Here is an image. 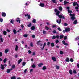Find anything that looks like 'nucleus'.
Instances as JSON below:
<instances>
[{
  "mask_svg": "<svg viewBox=\"0 0 79 79\" xmlns=\"http://www.w3.org/2000/svg\"><path fill=\"white\" fill-rule=\"evenodd\" d=\"M73 73L74 74H76V71L75 70H73Z\"/></svg>",
  "mask_w": 79,
  "mask_h": 79,
  "instance_id": "obj_59",
  "label": "nucleus"
},
{
  "mask_svg": "<svg viewBox=\"0 0 79 79\" xmlns=\"http://www.w3.org/2000/svg\"><path fill=\"white\" fill-rule=\"evenodd\" d=\"M17 22H19V23H21V21H20V20H16Z\"/></svg>",
  "mask_w": 79,
  "mask_h": 79,
  "instance_id": "obj_53",
  "label": "nucleus"
},
{
  "mask_svg": "<svg viewBox=\"0 0 79 79\" xmlns=\"http://www.w3.org/2000/svg\"><path fill=\"white\" fill-rule=\"evenodd\" d=\"M32 26V24L31 23H30L28 25H27L28 27H31Z\"/></svg>",
  "mask_w": 79,
  "mask_h": 79,
  "instance_id": "obj_43",
  "label": "nucleus"
},
{
  "mask_svg": "<svg viewBox=\"0 0 79 79\" xmlns=\"http://www.w3.org/2000/svg\"><path fill=\"white\" fill-rule=\"evenodd\" d=\"M32 71H33V69H30V72L31 73L32 72Z\"/></svg>",
  "mask_w": 79,
  "mask_h": 79,
  "instance_id": "obj_61",
  "label": "nucleus"
},
{
  "mask_svg": "<svg viewBox=\"0 0 79 79\" xmlns=\"http://www.w3.org/2000/svg\"><path fill=\"white\" fill-rule=\"evenodd\" d=\"M23 66H25L26 65V62H24L22 63Z\"/></svg>",
  "mask_w": 79,
  "mask_h": 79,
  "instance_id": "obj_38",
  "label": "nucleus"
},
{
  "mask_svg": "<svg viewBox=\"0 0 79 79\" xmlns=\"http://www.w3.org/2000/svg\"><path fill=\"white\" fill-rule=\"evenodd\" d=\"M68 13H70V14L72 13V11L71 10H69L68 11Z\"/></svg>",
  "mask_w": 79,
  "mask_h": 79,
  "instance_id": "obj_33",
  "label": "nucleus"
},
{
  "mask_svg": "<svg viewBox=\"0 0 79 79\" xmlns=\"http://www.w3.org/2000/svg\"><path fill=\"white\" fill-rule=\"evenodd\" d=\"M8 49H6L5 50V53H8Z\"/></svg>",
  "mask_w": 79,
  "mask_h": 79,
  "instance_id": "obj_26",
  "label": "nucleus"
},
{
  "mask_svg": "<svg viewBox=\"0 0 79 79\" xmlns=\"http://www.w3.org/2000/svg\"><path fill=\"white\" fill-rule=\"evenodd\" d=\"M28 52V53H29V54H31V53H32V51H31L30 50H29Z\"/></svg>",
  "mask_w": 79,
  "mask_h": 79,
  "instance_id": "obj_45",
  "label": "nucleus"
},
{
  "mask_svg": "<svg viewBox=\"0 0 79 79\" xmlns=\"http://www.w3.org/2000/svg\"><path fill=\"white\" fill-rule=\"evenodd\" d=\"M27 69H26L24 71V72L25 73H26V71H27Z\"/></svg>",
  "mask_w": 79,
  "mask_h": 79,
  "instance_id": "obj_56",
  "label": "nucleus"
},
{
  "mask_svg": "<svg viewBox=\"0 0 79 79\" xmlns=\"http://www.w3.org/2000/svg\"><path fill=\"white\" fill-rule=\"evenodd\" d=\"M68 26V24L66 23H65L64 25V26Z\"/></svg>",
  "mask_w": 79,
  "mask_h": 79,
  "instance_id": "obj_49",
  "label": "nucleus"
},
{
  "mask_svg": "<svg viewBox=\"0 0 79 79\" xmlns=\"http://www.w3.org/2000/svg\"><path fill=\"white\" fill-rule=\"evenodd\" d=\"M0 42H3V38H0Z\"/></svg>",
  "mask_w": 79,
  "mask_h": 79,
  "instance_id": "obj_29",
  "label": "nucleus"
},
{
  "mask_svg": "<svg viewBox=\"0 0 79 79\" xmlns=\"http://www.w3.org/2000/svg\"><path fill=\"white\" fill-rule=\"evenodd\" d=\"M77 66L78 68H79V63H77Z\"/></svg>",
  "mask_w": 79,
  "mask_h": 79,
  "instance_id": "obj_58",
  "label": "nucleus"
},
{
  "mask_svg": "<svg viewBox=\"0 0 79 79\" xmlns=\"http://www.w3.org/2000/svg\"><path fill=\"white\" fill-rule=\"evenodd\" d=\"M11 79H16V77L14 76L11 77Z\"/></svg>",
  "mask_w": 79,
  "mask_h": 79,
  "instance_id": "obj_30",
  "label": "nucleus"
},
{
  "mask_svg": "<svg viewBox=\"0 0 79 79\" xmlns=\"http://www.w3.org/2000/svg\"><path fill=\"white\" fill-rule=\"evenodd\" d=\"M62 43L63 44V45H66V46L68 45V43H66V42H65V41L64 40H63L62 41Z\"/></svg>",
  "mask_w": 79,
  "mask_h": 79,
  "instance_id": "obj_3",
  "label": "nucleus"
},
{
  "mask_svg": "<svg viewBox=\"0 0 79 79\" xmlns=\"http://www.w3.org/2000/svg\"><path fill=\"white\" fill-rule=\"evenodd\" d=\"M58 29L59 31H61V29L60 28H58Z\"/></svg>",
  "mask_w": 79,
  "mask_h": 79,
  "instance_id": "obj_54",
  "label": "nucleus"
},
{
  "mask_svg": "<svg viewBox=\"0 0 79 79\" xmlns=\"http://www.w3.org/2000/svg\"><path fill=\"white\" fill-rule=\"evenodd\" d=\"M56 21L58 24H60L61 22V19H60L59 21L58 20H56Z\"/></svg>",
  "mask_w": 79,
  "mask_h": 79,
  "instance_id": "obj_5",
  "label": "nucleus"
},
{
  "mask_svg": "<svg viewBox=\"0 0 79 79\" xmlns=\"http://www.w3.org/2000/svg\"><path fill=\"white\" fill-rule=\"evenodd\" d=\"M67 39V36H65L64 37V40H66Z\"/></svg>",
  "mask_w": 79,
  "mask_h": 79,
  "instance_id": "obj_57",
  "label": "nucleus"
},
{
  "mask_svg": "<svg viewBox=\"0 0 79 79\" xmlns=\"http://www.w3.org/2000/svg\"><path fill=\"white\" fill-rule=\"evenodd\" d=\"M25 16L26 17L28 16V19H30V18H31V16H30V15H29L28 14H25Z\"/></svg>",
  "mask_w": 79,
  "mask_h": 79,
  "instance_id": "obj_6",
  "label": "nucleus"
},
{
  "mask_svg": "<svg viewBox=\"0 0 79 79\" xmlns=\"http://www.w3.org/2000/svg\"><path fill=\"white\" fill-rule=\"evenodd\" d=\"M12 70H13V69L12 68L7 69L6 72L7 73H10L11 71H12Z\"/></svg>",
  "mask_w": 79,
  "mask_h": 79,
  "instance_id": "obj_4",
  "label": "nucleus"
},
{
  "mask_svg": "<svg viewBox=\"0 0 79 79\" xmlns=\"http://www.w3.org/2000/svg\"><path fill=\"white\" fill-rule=\"evenodd\" d=\"M30 46L31 47H34V46H33V44L32 43V42H31L30 43Z\"/></svg>",
  "mask_w": 79,
  "mask_h": 79,
  "instance_id": "obj_42",
  "label": "nucleus"
},
{
  "mask_svg": "<svg viewBox=\"0 0 79 79\" xmlns=\"http://www.w3.org/2000/svg\"><path fill=\"white\" fill-rule=\"evenodd\" d=\"M59 10H60V11H62V10H63V8H62V7L61 6L59 7Z\"/></svg>",
  "mask_w": 79,
  "mask_h": 79,
  "instance_id": "obj_22",
  "label": "nucleus"
},
{
  "mask_svg": "<svg viewBox=\"0 0 79 79\" xmlns=\"http://www.w3.org/2000/svg\"><path fill=\"white\" fill-rule=\"evenodd\" d=\"M32 55H35V52H33V54H32Z\"/></svg>",
  "mask_w": 79,
  "mask_h": 79,
  "instance_id": "obj_62",
  "label": "nucleus"
},
{
  "mask_svg": "<svg viewBox=\"0 0 79 79\" xmlns=\"http://www.w3.org/2000/svg\"><path fill=\"white\" fill-rule=\"evenodd\" d=\"M13 32L15 34H16V33H17V32L16 31V30L15 29H14L13 30Z\"/></svg>",
  "mask_w": 79,
  "mask_h": 79,
  "instance_id": "obj_19",
  "label": "nucleus"
},
{
  "mask_svg": "<svg viewBox=\"0 0 79 79\" xmlns=\"http://www.w3.org/2000/svg\"><path fill=\"white\" fill-rule=\"evenodd\" d=\"M32 21L33 23H36V20L34 19H33Z\"/></svg>",
  "mask_w": 79,
  "mask_h": 79,
  "instance_id": "obj_28",
  "label": "nucleus"
},
{
  "mask_svg": "<svg viewBox=\"0 0 79 79\" xmlns=\"http://www.w3.org/2000/svg\"><path fill=\"white\" fill-rule=\"evenodd\" d=\"M65 31L66 32H69L70 31V28H67L65 29Z\"/></svg>",
  "mask_w": 79,
  "mask_h": 79,
  "instance_id": "obj_7",
  "label": "nucleus"
},
{
  "mask_svg": "<svg viewBox=\"0 0 79 79\" xmlns=\"http://www.w3.org/2000/svg\"><path fill=\"white\" fill-rule=\"evenodd\" d=\"M1 69H2V70L5 69V67H4V65H3L2 64H1Z\"/></svg>",
  "mask_w": 79,
  "mask_h": 79,
  "instance_id": "obj_9",
  "label": "nucleus"
},
{
  "mask_svg": "<svg viewBox=\"0 0 79 79\" xmlns=\"http://www.w3.org/2000/svg\"><path fill=\"white\" fill-rule=\"evenodd\" d=\"M51 45L52 47H54V46H55V44H54L53 43H52Z\"/></svg>",
  "mask_w": 79,
  "mask_h": 79,
  "instance_id": "obj_35",
  "label": "nucleus"
},
{
  "mask_svg": "<svg viewBox=\"0 0 79 79\" xmlns=\"http://www.w3.org/2000/svg\"><path fill=\"white\" fill-rule=\"evenodd\" d=\"M28 36V34H25L23 35V37H27Z\"/></svg>",
  "mask_w": 79,
  "mask_h": 79,
  "instance_id": "obj_31",
  "label": "nucleus"
},
{
  "mask_svg": "<svg viewBox=\"0 0 79 79\" xmlns=\"http://www.w3.org/2000/svg\"><path fill=\"white\" fill-rule=\"evenodd\" d=\"M40 42H41V41L40 40L38 41L37 43V44L39 45L41 44L40 43Z\"/></svg>",
  "mask_w": 79,
  "mask_h": 79,
  "instance_id": "obj_24",
  "label": "nucleus"
},
{
  "mask_svg": "<svg viewBox=\"0 0 79 79\" xmlns=\"http://www.w3.org/2000/svg\"><path fill=\"white\" fill-rule=\"evenodd\" d=\"M42 69L43 70V71H45V70L47 69V68L45 66H44L43 67Z\"/></svg>",
  "mask_w": 79,
  "mask_h": 79,
  "instance_id": "obj_16",
  "label": "nucleus"
},
{
  "mask_svg": "<svg viewBox=\"0 0 79 79\" xmlns=\"http://www.w3.org/2000/svg\"><path fill=\"white\" fill-rule=\"evenodd\" d=\"M14 20L13 19H12L10 21L11 23L12 24H13V22H14Z\"/></svg>",
  "mask_w": 79,
  "mask_h": 79,
  "instance_id": "obj_41",
  "label": "nucleus"
},
{
  "mask_svg": "<svg viewBox=\"0 0 79 79\" xmlns=\"http://www.w3.org/2000/svg\"><path fill=\"white\" fill-rule=\"evenodd\" d=\"M69 15L70 16H72V17H71V19H72V21H74V19H76L75 17H74V16H75V14H70Z\"/></svg>",
  "mask_w": 79,
  "mask_h": 79,
  "instance_id": "obj_2",
  "label": "nucleus"
},
{
  "mask_svg": "<svg viewBox=\"0 0 79 79\" xmlns=\"http://www.w3.org/2000/svg\"><path fill=\"white\" fill-rule=\"evenodd\" d=\"M75 9H76V11H79V7H78L77 6L75 7Z\"/></svg>",
  "mask_w": 79,
  "mask_h": 79,
  "instance_id": "obj_23",
  "label": "nucleus"
},
{
  "mask_svg": "<svg viewBox=\"0 0 79 79\" xmlns=\"http://www.w3.org/2000/svg\"><path fill=\"white\" fill-rule=\"evenodd\" d=\"M77 21L75 20L73 22V24H77Z\"/></svg>",
  "mask_w": 79,
  "mask_h": 79,
  "instance_id": "obj_37",
  "label": "nucleus"
},
{
  "mask_svg": "<svg viewBox=\"0 0 79 79\" xmlns=\"http://www.w3.org/2000/svg\"><path fill=\"white\" fill-rule=\"evenodd\" d=\"M40 6H41V7H44L45 6V4L43 3H40Z\"/></svg>",
  "mask_w": 79,
  "mask_h": 79,
  "instance_id": "obj_14",
  "label": "nucleus"
},
{
  "mask_svg": "<svg viewBox=\"0 0 79 79\" xmlns=\"http://www.w3.org/2000/svg\"><path fill=\"white\" fill-rule=\"evenodd\" d=\"M3 34L4 35H6L7 34V32L6 31H4L3 32Z\"/></svg>",
  "mask_w": 79,
  "mask_h": 79,
  "instance_id": "obj_18",
  "label": "nucleus"
},
{
  "mask_svg": "<svg viewBox=\"0 0 79 79\" xmlns=\"http://www.w3.org/2000/svg\"><path fill=\"white\" fill-rule=\"evenodd\" d=\"M0 22H1V23L3 22V19L0 18Z\"/></svg>",
  "mask_w": 79,
  "mask_h": 79,
  "instance_id": "obj_46",
  "label": "nucleus"
},
{
  "mask_svg": "<svg viewBox=\"0 0 79 79\" xmlns=\"http://www.w3.org/2000/svg\"><path fill=\"white\" fill-rule=\"evenodd\" d=\"M68 3V2H66V1H65L64 2V5H66V4Z\"/></svg>",
  "mask_w": 79,
  "mask_h": 79,
  "instance_id": "obj_32",
  "label": "nucleus"
},
{
  "mask_svg": "<svg viewBox=\"0 0 79 79\" xmlns=\"http://www.w3.org/2000/svg\"><path fill=\"white\" fill-rule=\"evenodd\" d=\"M44 65V64L43 63H40L38 64L39 67H42V66H43Z\"/></svg>",
  "mask_w": 79,
  "mask_h": 79,
  "instance_id": "obj_11",
  "label": "nucleus"
},
{
  "mask_svg": "<svg viewBox=\"0 0 79 79\" xmlns=\"http://www.w3.org/2000/svg\"><path fill=\"white\" fill-rule=\"evenodd\" d=\"M53 33H54V34H55L56 33V31L55 30H54L53 31Z\"/></svg>",
  "mask_w": 79,
  "mask_h": 79,
  "instance_id": "obj_64",
  "label": "nucleus"
},
{
  "mask_svg": "<svg viewBox=\"0 0 79 79\" xmlns=\"http://www.w3.org/2000/svg\"><path fill=\"white\" fill-rule=\"evenodd\" d=\"M59 14H60V11H58L57 12L56 14V16H58L59 18L60 19L61 18H63V19H65V17H64V16H63V14L59 15Z\"/></svg>",
  "mask_w": 79,
  "mask_h": 79,
  "instance_id": "obj_1",
  "label": "nucleus"
},
{
  "mask_svg": "<svg viewBox=\"0 0 79 79\" xmlns=\"http://www.w3.org/2000/svg\"><path fill=\"white\" fill-rule=\"evenodd\" d=\"M69 73L71 75H72V74H73V72H72V70H70L69 71Z\"/></svg>",
  "mask_w": 79,
  "mask_h": 79,
  "instance_id": "obj_25",
  "label": "nucleus"
},
{
  "mask_svg": "<svg viewBox=\"0 0 79 79\" xmlns=\"http://www.w3.org/2000/svg\"><path fill=\"white\" fill-rule=\"evenodd\" d=\"M7 60H8V59L7 58H6L4 59L3 60V62L4 63H5L6 61H7Z\"/></svg>",
  "mask_w": 79,
  "mask_h": 79,
  "instance_id": "obj_12",
  "label": "nucleus"
},
{
  "mask_svg": "<svg viewBox=\"0 0 79 79\" xmlns=\"http://www.w3.org/2000/svg\"><path fill=\"white\" fill-rule=\"evenodd\" d=\"M56 39V36H53L52 39Z\"/></svg>",
  "mask_w": 79,
  "mask_h": 79,
  "instance_id": "obj_39",
  "label": "nucleus"
},
{
  "mask_svg": "<svg viewBox=\"0 0 79 79\" xmlns=\"http://www.w3.org/2000/svg\"><path fill=\"white\" fill-rule=\"evenodd\" d=\"M35 29V26H32V27L31 28V29L32 30H34Z\"/></svg>",
  "mask_w": 79,
  "mask_h": 79,
  "instance_id": "obj_20",
  "label": "nucleus"
},
{
  "mask_svg": "<svg viewBox=\"0 0 79 79\" xmlns=\"http://www.w3.org/2000/svg\"><path fill=\"white\" fill-rule=\"evenodd\" d=\"M70 61L71 62H73V61H74V60H73V59L71 58L70 60Z\"/></svg>",
  "mask_w": 79,
  "mask_h": 79,
  "instance_id": "obj_36",
  "label": "nucleus"
},
{
  "mask_svg": "<svg viewBox=\"0 0 79 79\" xmlns=\"http://www.w3.org/2000/svg\"><path fill=\"white\" fill-rule=\"evenodd\" d=\"M3 55V53L2 52H0V57H2Z\"/></svg>",
  "mask_w": 79,
  "mask_h": 79,
  "instance_id": "obj_40",
  "label": "nucleus"
},
{
  "mask_svg": "<svg viewBox=\"0 0 79 79\" xmlns=\"http://www.w3.org/2000/svg\"><path fill=\"white\" fill-rule=\"evenodd\" d=\"M56 37L57 39H59V38L60 37V36L58 35H57L56 36Z\"/></svg>",
  "mask_w": 79,
  "mask_h": 79,
  "instance_id": "obj_60",
  "label": "nucleus"
},
{
  "mask_svg": "<svg viewBox=\"0 0 79 79\" xmlns=\"http://www.w3.org/2000/svg\"><path fill=\"white\" fill-rule=\"evenodd\" d=\"M2 16L5 17V16H6V13L5 12H2Z\"/></svg>",
  "mask_w": 79,
  "mask_h": 79,
  "instance_id": "obj_10",
  "label": "nucleus"
},
{
  "mask_svg": "<svg viewBox=\"0 0 79 79\" xmlns=\"http://www.w3.org/2000/svg\"><path fill=\"white\" fill-rule=\"evenodd\" d=\"M64 37V36L63 35H60V39H63Z\"/></svg>",
  "mask_w": 79,
  "mask_h": 79,
  "instance_id": "obj_27",
  "label": "nucleus"
},
{
  "mask_svg": "<svg viewBox=\"0 0 79 79\" xmlns=\"http://www.w3.org/2000/svg\"><path fill=\"white\" fill-rule=\"evenodd\" d=\"M51 1L54 3H56V0H51Z\"/></svg>",
  "mask_w": 79,
  "mask_h": 79,
  "instance_id": "obj_34",
  "label": "nucleus"
},
{
  "mask_svg": "<svg viewBox=\"0 0 79 79\" xmlns=\"http://www.w3.org/2000/svg\"><path fill=\"white\" fill-rule=\"evenodd\" d=\"M18 46L17 45H16L15 46V51H18Z\"/></svg>",
  "mask_w": 79,
  "mask_h": 79,
  "instance_id": "obj_13",
  "label": "nucleus"
},
{
  "mask_svg": "<svg viewBox=\"0 0 79 79\" xmlns=\"http://www.w3.org/2000/svg\"><path fill=\"white\" fill-rule=\"evenodd\" d=\"M59 42V41H58V40H57L56 41V44H57V43H58Z\"/></svg>",
  "mask_w": 79,
  "mask_h": 79,
  "instance_id": "obj_63",
  "label": "nucleus"
},
{
  "mask_svg": "<svg viewBox=\"0 0 79 79\" xmlns=\"http://www.w3.org/2000/svg\"><path fill=\"white\" fill-rule=\"evenodd\" d=\"M75 40H79V37H77L75 38Z\"/></svg>",
  "mask_w": 79,
  "mask_h": 79,
  "instance_id": "obj_52",
  "label": "nucleus"
},
{
  "mask_svg": "<svg viewBox=\"0 0 79 79\" xmlns=\"http://www.w3.org/2000/svg\"><path fill=\"white\" fill-rule=\"evenodd\" d=\"M65 61H66V62H69V58L68 57L67 58Z\"/></svg>",
  "mask_w": 79,
  "mask_h": 79,
  "instance_id": "obj_21",
  "label": "nucleus"
},
{
  "mask_svg": "<svg viewBox=\"0 0 79 79\" xmlns=\"http://www.w3.org/2000/svg\"><path fill=\"white\" fill-rule=\"evenodd\" d=\"M56 69H59L60 67H59V66H57V65H56Z\"/></svg>",
  "mask_w": 79,
  "mask_h": 79,
  "instance_id": "obj_44",
  "label": "nucleus"
},
{
  "mask_svg": "<svg viewBox=\"0 0 79 79\" xmlns=\"http://www.w3.org/2000/svg\"><path fill=\"white\" fill-rule=\"evenodd\" d=\"M22 61V59H20L19 60H18V64H19V63H20Z\"/></svg>",
  "mask_w": 79,
  "mask_h": 79,
  "instance_id": "obj_17",
  "label": "nucleus"
},
{
  "mask_svg": "<svg viewBox=\"0 0 79 79\" xmlns=\"http://www.w3.org/2000/svg\"><path fill=\"white\" fill-rule=\"evenodd\" d=\"M36 67V66H35V65L34 64H33L32 66V68H35Z\"/></svg>",
  "mask_w": 79,
  "mask_h": 79,
  "instance_id": "obj_47",
  "label": "nucleus"
},
{
  "mask_svg": "<svg viewBox=\"0 0 79 79\" xmlns=\"http://www.w3.org/2000/svg\"><path fill=\"white\" fill-rule=\"evenodd\" d=\"M12 68H13V69H15V65H12Z\"/></svg>",
  "mask_w": 79,
  "mask_h": 79,
  "instance_id": "obj_50",
  "label": "nucleus"
},
{
  "mask_svg": "<svg viewBox=\"0 0 79 79\" xmlns=\"http://www.w3.org/2000/svg\"><path fill=\"white\" fill-rule=\"evenodd\" d=\"M43 34H45L46 33V31H45L44 30V31H43Z\"/></svg>",
  "mask_w": 79,
  "mask_h": 79,
  "instance_id": "obj_55",
  "label": "nucleus"
},
{
  "mask_svg": "<svg viewBox=\"0 0 79 79\" xmlns=\"http://www.w3.org/2000/svg\"><path fill=\"white\" fill-rule=\"evenodd\" d=\"M50 42H48L47 43V45L49 46V45H50Z\"/></svg>",
  "mask_w": 79,
  "mask_h": 79,
  "instance_id": "obj_48",
  "label": "nucleus"
},
{
  "mask_svg": "<svg viewBox=\"0 0 79 79\" xmlns=\"http://www.w3.org/2000/svg\"><path fill=\"white\" fill-rule=\"evenodd\" d=\"M52 60H53V61H56V58L55 57H52Z\"/></svg>",
  "mask_w": 79,
  "mask_h": 79,
  "instance_id": "obj_15",
  "label": "nucleus"
},
{
  "mask_svg": "<svg viewBox=\"0 0 79 79\" xmlns=\"http://www.w3.org/2000/svg\"><path fill=\"white\" fill-rule=\"evenodd\" d=\"M60 54H61V55H62V54H63V51H60Z\"/></svg>",
  "mask_w": 79,
  "mask_h": 79,
  "instance_id": "obj_51",
  "label": "nucleus"
},
{
  "mask_svg": "<svg viewBox=\"0 0 79 79\" xmlns=\"http://www.w3.org/2000/svg\"><path fill=\"white\" fill-rule=\"evenodd\" d=\"M77 6H79V4H77V2H74V3H73V6H76V5Z\"/></svg>",
  "mask_w": 79,
  "mask_h": 79,
  "instance_id": "obj_8",
  "label": "nucleus"
}]
</instances>
